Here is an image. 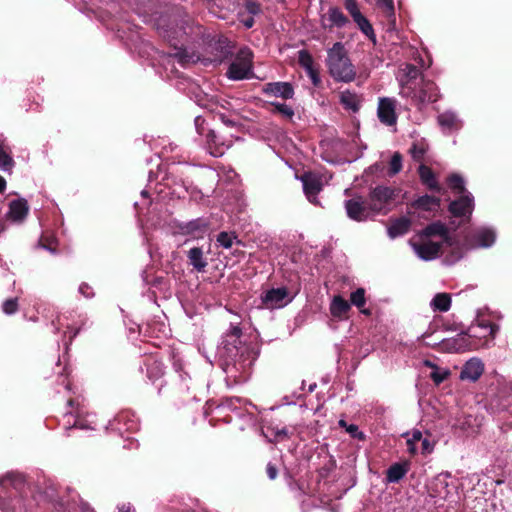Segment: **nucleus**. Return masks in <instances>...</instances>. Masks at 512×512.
I'll return each instance as SVG.
<instances>
[{
    "label": "nucleus",
    "instance_id": "nucleus-6",
    "mask_svg": "<svg viewBox=\"0 0 512 512\" xmlns=\"http://www.w3.org/2000/svg\"><path fill=\"white\" fill-rule=\"evenodd\" d=\"M204 119L200 116H197L195 118V126L197 129V132L200 135L205 136L206 145L209 149V152L214 157H220L222 156L226 149H228L232 143L233 140L231 138L224 139L223 136L218 135L214 130H207L203 126Z\"/></svg>",
    "mask_w": 512,
    "mask_h": 512
},
{
    "label": "nucleus",
    "instance_id": "nucleus-56",
    "mask_svg": "<svg viewBox=\"0 0 512 512\" xmlns=\"http://www.w3.org/2000/svg\"><path fill=\"white\" fill-rule=\"evenodd\" d=\"M118 512H134L130 504H122L118 507Z\"/></svg>",
    "mask_w": 512,
    "mask_h": 512
},
{
    "label": "nucleus",
    "instance_id": "nucleus-17",
    "mask_svg": "<svg viewBox=\"0 0 512 512\" xmlns=\"http://www.w3.org/2000/svg\"><path fill=\"white\" fill-rule=\"evenodd\" d=\"M437 122L446 134L453 133L462 128L463 122L453 111H445L438 115Z\"/></svg>",
    "mask_w": 512,
    "mask_h": 512
},
{
    "label": "nucleus",
    "instance_id": "nucleus-20",
    "mask_svg": "<svg viewBox=\"0 0 512 512\" xmlns=\"http://www.w3.org/2000/svg\"><path fill=\"white\" fill-rule=\"evenodd\" d=\"M484 371V365L481 360L472 358L467 361L460 373L462 380L477 381Z\"/></svg>",
    "mask_w": 512,
    "mask_h": 512
},
{
    "label": "nucleus",
    "instance_id": "nucleus-53",
    "mask_svg": "<svg viewBox=\"0 0 512 512\" xmlns=\"http://www.w3.org/2000/svg\"><path fill=\"white\" fill-rule=\"evenodd\" d=\"M346 430L353 437H359V438L363 437V434L358 431V427L356 425H354V424L348 425Z\"/></svg>",
    "mask_w": 512,
    "mask_h": 512
},
{
    "label": "nucleus",
    "instance_id": "nucleus-55",
    "mask_svg": "<svg viewBox=\"0 0 512 512\" xmlns=\"http://www.w3.org/2000/svg\"><path fill=\"white\" fill-rule=\"evenodd\" d=\"M267 474L270 479H275L277 476V470L272 464L267 465Z\"/></svg>",
    "mask_w": 512,
    "mask_h": 512
},
{
    "label": "nucleus",
    "instance_id": "nucleus-4",
    "mask_svg": "<svg viewBox=\"0 0 512 512\" xmlns=\"http://www.w3.org/2000/svg\"><path fill=\"white\" fill-rule=\"evenodd\" d=\"M420 236L439 241L442 246L448 248L451 251V256L446 257L448 263H454L463 256V249L455 245L454 241L448 235L446 226L441 222L430 224L423 230Z\"/></svg>",
    "mask_w": 512,
    "mask_h": 512
},
{
    "label": "nucleus",
    "instance_id": "nucleus-28",
    "mask_svg": "<svg viewBox=\"0 0 512 512\" xmlns=\"http://www.w3.org/2000/svg\"><path fill=\"white\" fill-rule=\"evenodd\" d=\"M409 463H395L391 465L386 472V481L388 483L399 482L409 471Z\"/></svg>",
    "mask_w": 512,
    "mask_h": 512
},
{
    "label": "nucleus",
    "instance_id": "nucleus-12",
    "mask_svg": "<svg viewBox=\"0 0 512 512\" xmlns=\"http://www.w3.org/2000/svg\"><path fill=\"white\" fill-rule=\"evenodd\" d=\"M261 300L263 305L268 309H278L286 306L293 300L285 287L273 288L266 291Z\"/></svg>",
    "mask_w": 512,
    "mask_h": 512
},
{
    "label": "nucleus",
    "instance_id": "nucleus-9",
    "mask_svg": "<svg viewBox=\"0 0 512 512\" xmlns=\"http://www.w3.org/2000/svg\"><path fill=\"white\" fill-rule=\"evenodd\" d=\"M496 241V232L490 227H479L473 230L465 240L466 249L489 248Z\"/></svg>",
    "mask_w": 512,
    "mask_h": 512
},
{
    "label": "nucleus",
    "instance_id": "nucleus-41",
    "mask_svg": "<svg viewBox=\"0 0 512 512\" xmlns=\"http://www.w3.org/2000/svg\"><path fill=\"white\" fill-rule=\"evenodd\" d=\"M299 64L307 71L313 69V58L312 56L305 50L299 51L298 56Z\"/></svg>",
    "mask_w": 512,
    "mask_h": 512
},
{
    "label": "nucleus",
    "instance_id": "nucleus-44",
    "mask_svg": "<svg viewBox=\"0 0 512 512\" xmlns=\"http://www.w3.org/2000/svg\"><path fill=\"white\" fill-rule=\"evenodd\" d=\"M344 6L353 19L361 15L356 0H344Z\"/></svg>",
    "mask_w": 512,
    "mask_h": 512
},
{
    "label": "nucleus",
    "instance_id": "nucleus-50",
    "mask_svg": "<svg viewBox=\"0 0 512 512\" xmlns=\"http://www.w3.org/2000/svg\"><path fill=\"white\" fill-rule=\"evenodd\" d=\"M424 153H425L424 148L418 147L417 145H414L411 148V154L414 159L420 160L423 157Z\"/></svg>",
    "mask_w": 512,
    "mask_h": 512
},
{
    "label": "nucleus",
    "instance_id": "nucleus-1",
    "mask_svg": "<svg viewBox=\"0 0 512 512\" xmlns=\"http://www.w3.org/2000/svg\"><path fill=\"white\" fill-rule=\"evenodd\" d=\"M26 488L20 473L7 472L0 477V509L3 512H24L22 494Z\"/></svg>",
    "mask_w": 512,
    "mask_h": 512
},
{
    "label": "nucleus",
    "instance_id": "nucleus-42",
    "mask_svg": "<svg viewBox=\"0 0 512 512\" xmlns=\"http://www.w3.org/2000/svg\"><path fill=\"white\" fill-rule=\"evenodd\" d=\"M72 427L82 429V430H85V429L93 430L96 427V423L93 419H83V418L77 416Z\"/></svg>",
    "mask_w": 512,
    "mask_h": 512
},
{
    "label": "nucleus",
    "instance_id": "nucleus-21",
    "mask_svg": "<svg viewBox=\"0 0 512 512\" xmlns=\"http://www.w3.org/2000/svg\"><path fill=\"white\" fill-rule=\"evenodd\" d=\"M267 95L291 99L294 95V89L288 82H272L265 85L263 89Z\"/></svg>",
    "mask_w": 512,
    "mask_h": 512
},
{
    "label": "nucleus",
    "instance_id": "nucleus-58",
    "mask_svg": "<svg viewBox=\"0 0 512 512\" xmlns=\"http://www.w3.org/2000/svg\"><path fill=\"white\" fill-rule=\"evenodd\" d=\"M128 415L127 414H120L119 416H117V418L114 420L115 422L117 423H120L122 421H125L127 419Z\"/></svg>",
    "mask_w": 512,
    "mask_h": 512
},
{
    "label": "nucleus",
    "instance_id": "nucleus-25",
    "mask_svg": "<svg viewBox=\"0 0 512 512\" xmlns=\"http://www.w3.org/2000/svg\"><path fill=\"white\" fill-rule=\"evenodd\" d=\"M411 226V221L407 217H400L391 222L387 228L388 236L395 239L399 236L406 234Z\"/></svg>",
    "mask_w": 512,
    "mask_h": 512
},
{
    "label": "nucleus",
    "instance_id": "nucleus-38",
    "mask_svg": "<svg viewBox=\"0 0 512 512\" xmlns=\"http://www.w3.org/2000/svg\"><path fill=\"white\" fill-rule=\"evenodd\" d=\"M173 58L178 61L181 66H186L189 63H194L198 60L195 58L193 54H189L186 50H179L174 55Z\"/></svg>",
    "mask_w": 512,
    "mask_h": 512
},
{
    "label": "nucleus",
    "instance_id": "nucleus-3",
    "mask_svg": "<svg viewBox=\"0 0 512 512\" xmlns=\"http://www.w3.org/2000/svg\"><path fill=\"white\" fill-rule=\"evenodd\" d=\"M448 184L457 193H464L458 200L450 203L449 211L454 217H461L469 220L474 209V198L471 193L465 191L464 179L453 174L448 178Z\"/></svg>",
    "mask_w": 512,
    "mask_h": 512
},
{
    "label": "nucleus",
    "instance_id": "nucleus-34",
    "mask_svg": "<svg viewBox=\"0 0 512 512\" xmlns=\"http://www.w3.org/2000/svg\"><path fill=\"white\" fill-rule=\"evenodd\" d=\"M440 200L436 197L425 195L416 201L417 207L424 210H433L439 207Z\"/></svg>",
    "mask_w": 512,
    "mask_h": 512
},
{
    "label": "nucleus",
    "instance_id": "nucleus-35",
    "mask_svg": "<svg viewBox=\"0 0 512 512\" xmlns=\"http://www.w3.org/2000/svg\"><path fill=\"white\" fill-rule=\"evenodd\" d=\"M425 364L434 369L431 373V378L436 384L442 383L450 374L448 370L439 369L430 361H426Z\"/></svg>",
    "mask_w": 512,
    "mask_h": 512
},
{
    "label": "nucleus",
    "instance_id": "nucleus-60",
    "mask_svg": "<svg viewBox=\"0 0 512 512\" xmlns=\"http://www.w3.org/2000/svg\"><path fill=\"white\" fill-rule=\"evenodd\" d=\"M478 338H488L490 337L491 338V335H486L485 334V329H478Z\"/></svg>",
    "mask_w": 512,
    "mask_h": 512
},
{
    "label": "nucleus",
    "instance_id": "nucleus-46",
    "mask_svg": "<svg viewBox=\"0 0 512 512\" xmlns=\"http://www.w3.org/2000/svg\"><path fill=\"white\" fill-rule=\"evenodd\" d=\"M377 2L388 17L394 15L393 0H377Z\"/></svg>",
    "mask_w": 512,
    "mask_h": 512
},
{
    "label": "nucleus",
    "instance_id": "nucleus-11",
    "mask_svg": "<svg viewBox=\"0 0 512 512\" xmlns=\"http://www.w3.org/2000/svg\"><path fill=\"white\" fill-rule=\"evenodd\" d=\"M242 334L241 328L238 324H231L229 331L226 333L222 342L220 352L229 360H234L240 351V337Z\"/></svg>",
    "mask_w": 512,
    "mask_h": 512
},
{
    "label": "nucleus",
    "instance_id": "nucleus-51",
    "mask_svg": "<svg viewBox=\"0 0 512 512\" xmlns=\"http://www.w3.org/2000/svg\"><path fill=\"white\" fill-rule=\"evenodd\" d=\"M79 292L82 295H84L86 298H90V297L93 296L92 288L89 285L85 284V283H83V284H81L79 286Z\"/></svg>",
    "mask_w": 512,
    "mask_h": 512
},
{
    "label": "nucleus",
    "instance_id": "nucleus-57",
    "mask_svg": "<svg viewBox=\"0 0 512 512\" xmlns=\"http://www.w3.org/2000/svg\"><path fill=\"white\" fill-rule=\"evenodd\" d=\"M275 436L276 437H286L287 436V429L286 428L277 429L275 431Z\"/></svg>",
    "mask_w": 512,
    "mask_h": 512
},
{
    "label": "nucleus",
    "instance_id": "nucleus-14",
    "mask_svg": "<svg viewBox=\"0 0 512 512\" xmlns=\"http://www.w3.org/2000/svg\"><path fill=\"white\" fill-rule=\"evenodd\" d=\"M406 97L411 98L417 104L436 102L439 97L438 88L433 82H422V85L418 91H416L413 87L411 96Z\"/></svg>",
    "mask_w": 512,
    "mask_h": 512
},
{
    "label": "nucleus",
    "instance_id": "nucleus-13",
    "mask_svg": "<svg viewBox=\"0 0 512 512\" xmlns=\"http://www.w3.org/2000/svg\"><path fill=\"white\" fill-rule=\"evenodd\" d=\"M419 76V70L412 64H404L399 69L397 78L399 80L401 91L400 94L405 96H411L413 88V80Z\"/></svg>",
    "mask_w": 512,
    "mask_h": 512
},
{
    "label": "nucleus",
    "instance_id": "nucleus-18",
    "mask_svg": "<svg viewBox=\"0 0 512 512\" xmlns=\"http://www.w3.org/2000/svg\"><path fill=\"white\" fill-rule=\"evenodd\" d=\"M208 223L202 218H197L179 225V230L183 235L193 238H201L206 233Z\"/></svg>",
    "mask_w": 512,
    "mask_h": 512
},
{
    "label": "nucleus",
    "instance_id": "nucleus-32",
    "mask_svg": "<svg viewBox=\"0 0 512 512\" xmlns=\"http://www.w3.org/2000/svg\"><path fill=\"white\" fill-rule=\"evenodd\" d=\"M404 436L407 437L406 445H407V451L411 455H415L418 452V444L420 443V440H422V432L419 430H414L411 434L406 433Z\"/></svg>",
    "mask_w": 512,
    "mask_h": 512
},
{
    "label": "nucleus",
    "instance_id": "nucleus-7",
    "mask_svg": "<svg viewBox=\"0 0 512 512\" xmlns=\"http://www.w3.org/2000/svg\"><path fill=\"white\" fill-rule=\"evenodd\" d=\"M395 190L386 186H377L369 193L367 198L370 209L377 214H386L390 210V204L395 198Z\"/></svg>",
    "mask_w": 512,
    "mask_h": 512
},
{
    "label": "nucleus",
    "instance_id": "nucleus-29",
    "mask_svg": "<svg viewBox=\"0 0 512 512\" xmlns=\"http://www.w3.org/2000/svg\"><path fill=\"white\" fill-rule=\"evenodd\" d=\"M419 176L423 184H425L429 189L439 191L440 186L435 178L433 171L425 166H419Z\"/></svg>",
    "mask_w": 512,
    "mask_h": 512
},
{
    "label": "nucleus",
    "instance_id": "nucleus-24",
    "mask_svg": "<svg viewBox=\"0 0 512 512\" xmlns=\"http://www.w3.org/2000/svg\"><path fill=\"white\" fill-rule=\"evenodd\" d=\"M189 264L197 271L204 272L208 262L204 256V252L200 247H193L187 253Z\"/></svg>",
    "mask_w": 512,
    "mask_h": 512
},
{
    "label": "nucleus",
    "instance_id": "nucleus-23",
    "mask_svg": "<svg viewBox=\"0 0 512 512\" xmlns=\"http://www.w3.org/2000/svg\"><path fill=\"white\" fill-rule=\"evenodd\" d=\"M28 210L29 207L26 200H13L9 204V211L7 213V216L12 221H22L27 216Z\"/></svg>",
    "mask_w": 512,
    "mask_h": 512
},
{
    "label": "nucleus",
    "instance_id": "nucleus-49",
    "mask_svg": "<svg viewBox=\"0 0 512 512\" xmlns=\"http://www.w3.org/2000/svg\"><path fill=\"white\" fill-rule=\"evenodd\" d=\"M420 444H421V452L423 454H429L433 451L434 446L428 438H424L422 436V440H420Z\"/></svg>",
    "mask_w": 512,
    "mask_h": 512
},
{
    "label": "nucleus",
    "instance_id": "nucleus-59",
    "mask_svg": "<svg viewBox=\"0 0 512 512\" xmlns=\"http://www.w3.org/2000/svg\"><path fill=\"white\" fill-rule=\"evenodd\" d=\"M443 347L444 348H449V349H457L455 345H451V341L450 340H447V341H443Z\"/></svg>",
    "mask_w": 512,
    "mask_h": 512
},
{
    "label": "nucleus",
    "instance_id": "nucleus-5",
    "mask_svg": "<svg viewBox=\"0 0 512 512\" xmlns=\"http://www.w3.org/2000/svg\"><path fill=\"white\" fill-rule=\"evenodd\" d=\"M253 53L247 48H241L231 62L227 76L231 80H243L252 75Z\"/></svg>",
    "mask_w": 512,
    "mask_h": 512
},
{
    "label": "nucleus",
    "instance_id": "nucleus-2",
    "mask_svg": "<svg viewBox=\"0 0 512 512\" xmlns=\"http://www.w3.org/2000/svg\"><path fill=\"white\" fill-rule=\"evenodd\" d=\"M327 66L331 76L337 81L351 82L356 76L354 66L347 56L344 45L340 42L335 43L328 50Z\"/></svg>",
    "mask_w": 512,
    "mask_h": 512
},
{
    "label": "nucleus",
    "instance_id": "nucleus-62",
    "mask_svg": "<svg viewBox=\"0 0 512 512\" xmlns=\"http://www.w3.org/2000/svg\"><path fill=\"white\" fill-rule=\"evenodd\" d=\"M381 169H382V166H381V164H378V163L372 165L369 168V170H371V172H373V171H380Z\"/></svg>",
    "mask_w": 512,
    "mask_h": 512
},
{
    "label": "nucleus",
    "instance_id": "nucleus-63",
    "mask_svg": "<svg viewBox=\"0 0 512 512\" xmlns=\"http://www.w3.org/2000/svg\"><path fill=\"white\" fill-rule=\"evenodd\" d=\"M316 387V384H313V385H310L309 387V391L312 392L314 390V388Z\"/></svg>",
    "mask_w": 512,
    "mask_h": 512
},
{
    "label": "nucleus",
    "instance_id": "nucleus-43",
    "mask_svg": "<svg viewBox=\"0 0 512 512\" xmlns=\"http://www.w3.org/2000/svg\"><path fill=\"white\" fill-rule=\"evenodd\" d=\"M18 310L17 298L7 299L3 302L2 311L6 315L14 314Z\"/></svg>",
    "mask_w": 512,
    "mask_h": 512
},
{
    "label": "nucleus",
    "instance_id": "nucleus-61",
    "mask_svg": "<svg viewBox=\"0 0 512 512\" xmlns=\"http://www.w3.org/2000/svg\"><path fill=\"white\" fill-rule=\"evenodd\" d=\"M6 188V181L5 179L0 176V192H3Z\"/></svg>",
    "mask_w": 512,
    "mask_h": 512
},
{
    "label": "nucleus",
    "instance_id": "nucleus-47",
    "mask_svg": "<svg viewBox=\"0 0 512 512\" xmlns=\"http://www.w3.org/2000/svg\"><path fill=\"white\" fill-rule=\"evenodd\" d=\"M244 7L246 12L249 13L251 16L257 15L261 11L260 5L253 0H247L245 2Z\"/></svg>",
    "mask_w": 512,
    "mask_h": 512
},
{
    "label": "nucleus",
    "instance_id": "nucleus-64",
    "mask_svg": "<svg viewBox=\"0 0 512 512\" xmlns=\"http://www.w3.org/2000/svg\"><path fill=\"white\" fill-rule=\"evenodd\" d=\"M339 424H340L341 426H343V427H346V428H347L345 421L340 420Z\"/></svg>",
    "mask_w": 512,
    "mask_h": 512
},
{
    "label": "nucleus",
    "instance_id": "nucleus-31",
    "mask_svg": "<svg viewBox=\"0 0 512 512\" xmlns=\"http://www.w3.org/2000/svg\"><path fill=\"white\" fill-rule=\"evenodd\" d=\"M451 297L447 293H438L431 301V307L435 311L446 312L450 309Z\"/></svg>",
    "mask_w": 512,
    "mask_h": 512
},
{
    "label": "nucleus",
    "instance_id": "nucleus-45",
    "mask_svg": "<svg viewBox=\"0 0 512 512\" xmlns=\"http://www.w3.org/2000/svg\"><path fill=\"white\" fill-rule=\"evenodd\" d=\"M272 105L275 107V110L285 116L286 118H292L294 115L293 109L284 103H272Z\"/></svg>",
    "mask_w": 512,
    "mask_h": 512
},
{
    "label": "nucleus",
    "instance_id": "nucleus-26",
    "mask_svg": "<svg viewBox=\"0 0 512 512\" xmlns=\"http://www.w3.org/2000/svg\"><path fill=\"white\" fill-rule=\"evenodd\" d=\"M348 22L345 15L338 8H330L326 15L322 17V23L325 27H343Z\"/></svg>",
    "mask_w": 512,
    "mask_h": 512
},
{
    "label": "nucleus",
    "instance_id": "nucleus-22",
    "mask_svg": "<svg viewBox=\"0 0 512 512\" xmlns=\"http://www.w3.org/2000/svg\"><path fill=\"white\" fill-rule=\"evenodd\" d=\"M447 477V474H440L433 479L429 486V494L431 497L445 499L448 496Z\"/></svg>",
    "mask_w": 512,
    "mask_h": 512
},
{
    "label": "nucleus",
    "instance_id": "nucleus-48",
    "mask_svg": "<svg viewBox=\"0 0 512 512\" xmlns=\"http://www.w3.org/2000/svg\"><path fill=\"white\" fill-rule=\"evenodd\" d=\"M110 425L113 429L117 430L120 433H122L124 430L132 431L137 428V424L133 420H127V422H125L126 427L124 429L122 427L116 426L115 423H111Z\"/></svg>",
    "mask_w": 512,
    "mask_h": 512
},
{
    "label": "nucleus",
    "instance_id": "nucleus-54",
    "mask_svg": "<svg viewBox=\"0 0 512 512\" xmlns=\"http://www.w3.org/2000/svg\"><path fill=\"white\" fill-rule=\"evenodd\" d=\"M240 21L247 29L252 28L254 25V18L252 16H249L247 18H242Z\"/></svg>",
    "mask_w": 512,
    "mask_h": 512
},
{
    "label": "nucleus",
    "instance_id": "nucleus-19",
    "mask_svg": "<svg viewBox=\"0 0 512 512\" xmlns=\"http://www.w3.org/2000/svg\"><path fill=\"white\" fill-rule=\"evenodd\" d=\"M478 329H485V334L491 335V338H494L499 330V327L498 325L493 324L488 318H486L484 314L479 313L475 321L468 328V334L470 336H478Z\"/></svg>",
    "mask_w": 512,
    "mask_h": 512
},
{
    "label": "nucleus",
    "instance_id": "nucleus-33",
    "mask_svg": "<svg viewBox=\"0 0 512 512\" xmlns=\"http://www.w3.org/2000/svg\"><path fill=\"white\" fill-rule=\"evenodd\" d=\"M13 166L14 160L10 156V153L5 147L3 141L0 140V169L4 172H10Z\"/></svg>",
    "mask_w": 512,
    "mask_h": 512
},
{
    "label": "nucleus",
    "instance_id": "nucleus-36",
    "mask_svg": "<svg viewBox=\"0 0 512 512\" xmlns=\"http://www.w3.org/2000/svg\"><path fill=\"white\" fill-rule=\"evenodd\" d=\"M354 22L358 25L359 29L369 38L374 36L373 28L370 22L362 14L355 19Z\"/></svg>",
    "mask_w": 512,
    "mask_h": 512
},
{
    "label": "nucleus",
    "instance_id": "nucleus-27",
    "mask_svg": "<svg viewBox=\"0 0 512 512\" xmlns=\"http://www.w3.org/2000/svg\"><path fill=\"white\" fill-rule=\"evenodd\" d=\"M350 303L341 296H334L330 303V313L334 318L342 320L350 310Z\"/></svg>",
    "mask_w": 512,
    "mask_h": 512
},
{
    "label": "nucleus",
    "instance_id": "nucleus-15",
    "mask_svg": "<svg viewBox=\"0 0 512 512\" xmlns=\"http://www.w3.org/2000/svg\"><path fill=\"white\" fill-rule=\"evenodd\" d=\"M301 181L303 184L304 193L307 196L308 200L311 203L316 204L317 194L323 188L322 178L315 173L309 172L303 174V176L301 177Z\"/></svg>",
    "mask_w": 512,
    "mask_h": 512
},
{
    "label": "nucleus",
    "instance_id": "nucleus-40",
    "mask_svg": "<svg viewBox=\"0 0 512 512\" xmlns=\"http://www.w3.org/2000/svg\"><path fill=\"white\" fill-rule=\"evenodd\" d=\"M236 236L233 233L221 232L217 236V243L219 246L229 249L232 247Z\"/></svg>",
    "mask_w": 512,
    "mask_h": 512
},
{
    "label": "nucleus",
    "instance_id": "nucleus-39",
    "mask_svg": "<svg viewBox=\"0 0 512 512\" xmlns=\"http://www.w3.org/2000/svg\"><path fill=\"white\" fill-rule=\"evenodd\" d=\"M350 301L351 304H353L357 308L364 307L366 303L365 290L363 288H358L357 290L352 292L350 295Z\"/></svg>",
    "mask_w": 512,
    "mask_h": 512
},
{
    "label": "nucleus",
    "instance_id": "nucleus-16",
    "mask_svg": "<svg viewBox=\"0 0 512 512\" xmlns=\"http://www.w3.org/2000/svg\"><path fill=\"white\" fill-rule=\"evenodd\" d=\"M377 114L383 124L388 126L394 125L397 120L395 100L392 98H381L378 103Z\"/></svg>",
    "mask_w": 512,
    "mask_h": 512
},
{
    "label": "nucleus",
    "instance_id": "nucleus-37",
    "mask_svg": "<svg viewBox=\"0 0 512 512\" xmlns=\"http://www.w3.org/2000/svg\"><path fill=\"white\" fill-rule=\"evenodd\" d=\"M401 169H402V156L400 155V153L395 152L392 155L390 163H389L388 175L394 176L397 173H399L401 171Z\"/></svg>",
    "mask_w": 512,
    "mask_h": 512
},
{
    "label": "nucleus",
    "instance_id": "nucleus-10",
    "mask_svg": "<svg viewBox=\"0 0 512 512\" xmlns=\"http://www.w3.org/2000/svg\"><path fill=\"white\" fill-rule=\"evenodd\" d=\"M347 216L354 221L363 222L372 217L374 213L370 209V205L367 199L362 197H354L346 200L344 203Z\"/></svg>",
    "mask_w": 512,
    "mask_h": 512
},
{
    "label": "nucleus",
    "instance_id": "nucleus-30",
    "mask_svg": "<svg viewBox=\"0 0 512 512\" xmlns=\"http://www.w3.org/2000/svg\"><path fill=\"white\" fill-rule=\"evenodd\" d=\"M340 102L344 106V108L351 110L353 112L358 111L360 106V100L357 94L352 93L349 90L341 92Z\"/></svg>",
    "mask_w": 512,
    "mask_h": 512
},
{
    "label": "nucleus",
    "instance_id": "nucleus-52",
    "mask_svg": "<svg viewBox=\"0 0 512 512\" xmlns=\"http://www.w3.org/2000/svg\"><path fill=\"white\" fill-rule=\"evenodd\" d=\"M306 72H307L309 78L311 79L312 83L314 85H318L320 82V78L318 76L317 71L313 68L311 70H307Z\"/></svg>",
    "mask_w": 512,
    "mask_h": 512
},
{
    "label": "nucleus",
    "instance_id": "nucleus-8",
    "mask_svg": "<svg viewBox=\"0 0 512 512\" xmlns=\"http://www.w3.org/2000/svg\"><path fill=\"white\" fill-rule=\"evenodd\" d=\"M410 245L415 254L424 261L433 260L439 256L441 251L444 252L448 249L442 246L439 241L420 235L418 241L411 240Z\"/></svg>",
    "mask_w": 512,
    "mask_h": 512
}]
</instances>
